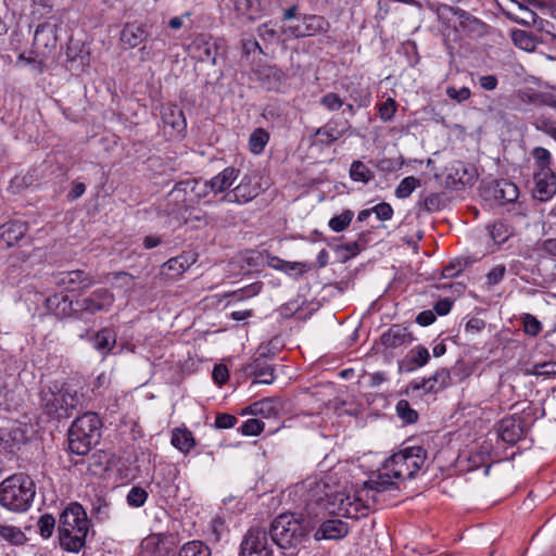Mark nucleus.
<instances>
[{
    "instance_id": "3",
    "label": "nucleus",
    "mask_w": 556,
    "mask_h": 556,
    "mask_svg": "<svg viewBox=\"0 0 556 556\" xmlns=\"http://www.w3.org/2000/svg\"><path fill=\"white\" fill-rule=\"evenodd\" d=\"M88 531L89 520L80 504H71L60 515L59 538L64 549L79 552L85 545Z\"/></svg>"
},
{
    "instance_id": "48",
    "label": "nucleus",
    "mask_w": 556,
    "mask_h": 556,
    "mask_svg": "<svg viewBox=\"0 0 556 556\" xmlns=\"http://www.w3.org/2000/svg\"><path fill=\"white\" fill-rule=\"evenodd\" d=\"M353 216L352 211L345 210L340 215H336L329 220V227L336 232L343 231L351 224Z\"/></svg>"
},
{
    "instance_id": "8",
    "label": "nucleus",
    "mask_w": 556,
    "mask_h": 556,
    "mask_svg": "<svg viewBox=\"0 0 556 556\" xmlns=\"http://www.w3.org/2000/svg\"><path fill=\"white\" fill-rule=\"evenodd\" d=\"M267 535L266 529L250 528L241 542L240 556H273Z\"/></svg>"
},
{
    "instance_id": "30",
    "label": "nucleus",
    "mask_w": 556,
    "mask_h": 556,
    "mask_svg": "<svg viewBox=\"0 0 556 556\" xmlns=\"http://www.w3.org/2000/svg\"><path fill=\"white\" fill-rule=\"evenodd\" d=\"M187 185H184L182 181L177 182L174 188L170 190V192L167 194V201L169 203H174L176 206V211H187L191 207H193V203L189 202L190 197L188 195Z\"/></svg>"
},
{
    "instance_id": "47",
    "label": "nucleus",
    "mask_w": 556,
    "mask_h": 556,
    "mask_svg": "<svg viewBox=\"0 0 556 556\" xmlns=\"http://www.w3.org/2000/svg\"><path fill=\"white\" fill-rule=\"evenodd\" d=\"M263 283L261 281L251 283L244 288H241L239 290H236L226 296L232 298L235 301H242L244 299L252 298L254 295H257L262 290Z\"/></svg>"
},
{
    "instance_id": "42",
    "label": "nucleus",
    "mask_w": 556,
    "mask_h": 556,
    "mask_svg": "<svg viewBox=\"0 0 556 556\" xmlns=\"http://www.w3.org/2000/svg\"><path fill=\"white\" fill-rule=\"evenodd\" d=\"M313 268V265L309 263L304 262H280V271H283L290 276H294L298 278V276L303 275L307 271H309Z\"/></svg>"
},
{
    "instance_id": "49",
    "label": "nucleus",
    "mask_w": 556,
    "mask_h": 556,
    "mask_svg": "<svg viewBox=\"0 0 556 556\" xmlns=\"http://www.w3.org/2000/svg\"><path fill=\"white\" fill-rule=\"evenodd\" d=\"M532 156L535 161V165L540 169L539 173H544V170H551V153L548 150L542 147H536L532 150Z\"/></svg>"
},
{
    "instance_id": "21",
    "label": "nucleus",
    "mask_w": 556,
    "mask_h": 556,
    "mask_svg": "<svg viewBox=\"0 0 556 556\" xmlns=\"http://www.w3.org/2000/svg\"><path fill=\"white\" fill-rule=\"evenodd\" d=\"M282 409V403L277 397H266L249 405L244 413L263 418L276 417Z\"/></svg>"
},
{
    "instance_id": "34",
    "label": "nucleus",
    "mask_w": 556,
    "mask_h": 556,
    "mask_svg": "<svg viewBox=\"0 0 556 556\" xmlns=\"http://www.w3.org/2000/svg\"><path fill=\"white\" fill-rule=\"evenodd\" d=\"M349 174L353 181L364 185H367L375 178L374 172L359 160L352 162Z\"/></svg>"
},
{
    "instance_id": "11",
    "label": "nucleus",
    "mask_w": 556,
    "mask_h": 556,
    "mask_svg": "<svg viewBox=\"0 0 556 556\" xmlns=\"http://www.w3.org/2000/svg\"><path fill=\"white\" fill-rule=\"evenodd\" d=\"M260 192V185L253 181V178L249 175H244L239 185L236 186L232 190L228 191L223 198L222 201L228 203H237L243 204L248 203L257 197Z\"/></svg>"
},
{
    "instance_id": "38",
    "label": "nucleus",
    "mask_w": 556,
    "mask_h": 556,
    "mask_svg": "<svg viewBox=\"0 0 556 556\" xmlns=\"http://www.w3.org/2000/svg\"><path fill=\"white\" fill-rule=\"evenodd\" d=\"M430 359V354L427 348L422 345L416 346L410 351L409 365L407 367L408 371H412L418 367L425 366Z\"/></svg>"
},
{
    "instance_id": "41",
    "label": "nucleus",
    "mask_w": 556,
    "mask_h": 556,
    "mask_svg": "<svg viewBox=\"0 0 556 556\" xmlns=\"http://www.w3.org/2000/svg\"><path fill=\"white\" fill-rule=\"evenodd\" d=\"M490 237L496 244L504 243L511 235L507 225L503 222H495L488 226Z\"/></svg>"
},
{
    "instance_id": "58",
    "label": "nucleus",
    "mask_w": 556,
    "mask_h": 556,
    "mask_svg": "<svg viewBox=\"0 0 556 556\" xmlns=\"http://www.w3.org/2000/svg\"><path fill=\"white\" fill-rule=\"evenodd\" d=\"M396 101L392 98H388L383 103L379 105V116L382 121L388 122L392 119L396 112Z\"/></svg>"
},
{
    "instance_id": "28",
    "label": "nucleus",
    "mask_w": 556,
    "mask_h": 556,
    "mask_svg": "<svg viewBox=\"0 0 556 556\" xmlns=\"http://www.w3.org/2000/svg\"><path fill=\"white\" fill-rule=\"evenodd\" d=\"M170 443L174 447L187 455L195 445V440L187 428H174L172 430Z\"/></svg>"
},
{
    "instance_id": "16",
    "label": "nucleus",
    "mask_w": 556,
    "mask_h": 556,
    "mask_svg": "<svg viewBox=\"0 0 556 556\" xmlns=\"http://www.w3.org/2000/svg\"><path fill=\"white\" fill-rule=\"evenodd\" d=\"M448 9L453 15L457 17L458 28L464 33L473 37H481L486 33L485 23L480 21L478 17L460 8L450 7Z\"/></svg>"
},
{
    "instance_id": "12",
    "label": "nucleus",
    "mask_w": 556,
    "mask_h": 556,
    "mask_svg": "<svg viewBox=\"0 0 556 556\" xmlns=\"http://www.w3.org/2000/svg\"><path fill=\"white\" fill-rule=\"evenodd\" d=\"M114 302L113 294L105 288L94 290L89 296L77 301L76 304L80 312L96 314L101 311H108Z\"/></svg>"
},
{
    "instance_id": "36",
    "label": "nucleus",
    "mask_w": 556,
    "mask_h": 556,
    "mask_svg": "<svg viewBox=\"0 0 556 556\" xmlns=\"http://www.w3.org/2000/svg\"><path fill=\"white\" fill-rule=\"evenodd\" d=\"M0 538L15 545H22L27 540L25 533L20 528L9 525H0Z\"/></svg>"
},
{
    "instance_id": "24",
    "label": "nucleus",
    "mask_w": 556,
    "mask_h": 556,
    "mask_svg": "<svg viewBox=\"0 0 556 556\" xmlns=\"http://www.w3.org/2000/svg\"><path fill=\"white\" fill-rule=\"evenodd\" d=\"M27 230V223L11 220L2 226L0 241L3 242L7 248H11L26 235Z\"/></svg>"
},
{
    "instance_id": "60",
    "label": "nucleus",
    "mask_w": 556,
    "mask_h": 556,
    "mask_svg": "<svg viewBox=\"0 0 556 556\" xmlns=\"http://www.w3.org/2000/svg\"><path fill=\"white\" fill-rule=\"evenodd\" d=\"M506 267L503 264L493 267L486 275V285L493 287L497 285L505 276Z\"/></svg>"
},
{
    "instance_id": "51",
    "label": "nucleus",
    "mask_w": 556,
    "mask_h": 556,
    "mask_svg": "<svg viewBox=\"0 0 556 556\" xmlns=\"http://www.w3.org/2000/svg\"><path fill=\"white\" fill-rule=\"evenodd\" d=\"M533 125L538 130L545 132L556 140V121H552L548 117L541 115L535 117Z\"/></svg>"
},
{
    "instance_id": "4",
    "label": "nucleus",
    "mask_w": 556,
    "mask_h": 556,
    "mask_svg": "<svg viewBox=\"0 0 556 556\" xmlns=\"http://www.w3.org/2000/svg\"><path fill=\"white\" fill-rule=\"evenodd\" d=\"M35 494L34 480L23 472L12 475L0 483V504L12 511L27 510Z\"/></svg>"
},
{
    "instance_id": "13",
    "label": "nucleus",
    "mask_w": 556,
    "mask_h": 556,
    "mask_svg": "<svg viewBox=\"0 0 556 556\" xmlns=\"http://www.w3.org/2000/svg\"><path fill=\"white\" fill-rule=\"evenodd\" d=\"M446 178L456 188L470 187L477 179V169L470 164H466L462 161H454L446 168Z\"/></svg>"
},
{
    "instance_id": "33",
    "label": "nucleus",
    "mask_w": 556,
    "mask_h": 556,
    "mask_svg": "<svg viewBox=\"0 0 556 556\" xmlns=\"http://www.w3.org/2000/svg\"><path fill=\"white\" fill-rule=\"evenodd\" d=\"M521 100L534 105H546L556 110V96L554 93L530 90L522 92Z\"/></svg>"
},
{
    "instance_id": "17",
    "label": "nucleus",
    "mask_w": 556,
    "mask_h": 556,
    "mask_svg": "<svg viewBox=\"0 0 556 556\" xmlns=\"http://www.w3.org/2000/svg\"><path fill=\"white\" fill-rule=\"evenodd\" d=\"M556 192V177L552 170L534 174V188L532 190L533 198L545 202L549 200Z\"/></svg>"
},
{
    "instance_id": "43",
    "label": "nucleus",
    "mask_w": 556,
    "mask_h": 556,
    "mask_svg": "<svg viewBox=\"0 0 556 556\" xmlns=\"http://www.w3.org/2000/svg\"><path fill=\"white\" fill-rule=\"evenodd\" d=\"M420 185V180L414 176L405 177L400 181L395 189V197L399 199L408 198L413 191Z\"/></svg>"
},
{
    "instance_id": "20",
    "label": "nucleus",
    "mask_w": 556,
    "mask_h": 556,
    "mask_svg": "<svg viewBox=\"0 0 556 556\" xmlns=\"http://www.w3.org/2000/svg\"><path fill=\"white\" fill-rule=\"evenodd\" d=\"M148 37V31L143 24L126 23L122 30L119 40L121 43L128 49L138 47Z\"/></svg>"
},
{
    "instance_id": "6",
    "label": "nucleus",
    "mask_w": 556,
    "mask_h": 556,
    "mask_svg": "<svg viewBox=\"0 0 556 556\" xmlns=\"http://www.w3.org/2000/svg\"><path fill=\"white\" fill-rule=\"evenodd\" d=\"M325 496L326 498L321 496L317 498L319 505L329 509L330 513H336L346 518L357 519L363 509H368V505H365L362 498L356 496L352 497L343 493L329 494L328 492H325Z\"/></svg>"
},
{
    "instance_id": "54",
    "label": "nucleus",
    "mask_w": 556,
    "mask_h": 556,
    "mask_svg": "<svg viewBox=\"0 0 556 556\" xmlns=\"http://www.w3.org/2000/svg\"><path fill=\"white\" fill-rule=\"evenodd\" d=\"M422 206L428 212L440 211L444 206L443 193H430L422 200Z\"/></svg>"
},
{
    "instance_id": "26",
    "label": "nucleus",
    "mask_w": 556,
    "mask_h": 556,
    "mask_svg": "<svg viewBox=\"0 0 556 556\" xmlns=\"http://www.w3.org/2000/svg\"><path fill=\"white\" fill-rule=\"evenodd\" d=\"M413 341L412 333L407 328L401 326H392L381 336V343L386 348L395 349Z\"/></svg>"
},
{
    "instance_id": "31",
    "label": "nucleus",
    "mask_w": 556,
    "mask_h": 556,
    "mask_svg": "<svg viewBox=\"0 0 556 556\" xmlns=\"http://www.w3.org/2000/svg\"><path fill=\"white\" fill-rule=\"evenodd\" d=\"M186 186L188 195L190 197L189 202L193 205L198 204L202 199L206 198L211 192L207 180L202 179H187L182 181Z\"/></svg>"
},
{
    "instance_id": "39",
    "label": "nucleus",
    "mask_w": 556,
    "mask_h": 556,
    "mask_svg": "<svg viewBox=\"0 0 556 556\" xmlns=\"http://www.w3.org/2000/svg\"><path fill=\"white\" fill-rule=\"evenodd\" d=\"M235 10L250 20H255L260 12L258 0H233Z\"/></svg>"
},
{
    "instance_id": "37",
    "label": "nucleus",
    "mask_w": 556,
    "mask_h": 556,
    "mask_svg": "<svg viewBox=\"0 0 556 556\" xmlns=\"http://www.w3.org/2000/svg\"><path fill=\"white\" fill-rule=\"evenodd\" d=\"M343 134L344 130H338L331 124H326L315 131V135L318 137V142L324 146L332 144L334 141L341 138Z\"/></svg>"
},
{
    "instance_id": "9",
    "label": "nucleus",
    "mask_w": 556,
    "mask_h": 556,
    "mask_svg": "<svg viewBox=\"0 0 556 556\" xmlns=\"http://www.w3.org/2000/svg\"><path fill=\"white\" fill-rule=\"evenodd\" d=\"M30 427L17 420L0 428V445L9 452H15L24 445L29 437Z\"/></svg>"
},
{
    "instance_id": "5",
    "label": "nucleus",
    "mask_w": 556,
    "mask_h": 556,
    "mask_svg": "<svg viewBox=\"0 0 556 556\" xmlns=\"http://www.w3.org/2000/svg\"><path fill=\"white\" fill-rule=\"evenodd\" d=\"M309 531L305 520L296 519L292 514H281L273 520L267 533L274 544L287 549L301 544Z\"/></svg>"
},
{
    "instance_id": "22",
    "label": "nucleus",
    "mask_w": 556,
    "mask_h": 556,
    "mask_svg": "<svg viewBox=\"0 0 556 556\" xmlns=\"http://www.w3.org/2000/svg\"><path fill=\"white\" fill-rule=\"evenodd\" d=\"M240 169L235 166L224 168L219 174L207 180L211 192L217 194L229 189L239 178Z\"/></svg>"
},
{
    "instance_id": "40",
    "label": "nucleus",
    "mask_w": 556,
    "mask_h": 556,
    "mask_svg": "<svg viewBox=\"0 0 556 556\" xmlns=\"http://www.w3.org/2000/svg\"><path fill=\"white\" fill-rule=\"evenodd\" d=\"M178 556H211V549L200 541H192L180 548Z\"/></svg>"
},
{
    "instance_id": "55",
    "label": "nucleus",
    "mask_w": 556,
    "mask_h": 556,
    "mask_svg": "<svg viewBox=\"0 0 556 556\" xmlns=\"http://www.w3.org/2000/svg\"><path fill=\"white\" fill-rule=\"evenodd\" d=\"M55 527V519L50 514L42 515L38 520V528L40 535L45 539H48L52 535Z\"/></svg>"
},
{
    "instance_id": "53",
    "label": "nucleus",
    "mask_w": 556,
    "mask_h": 556,
    "mask_svg": "<svg viewBox=\"0 0 556 556\" xmlns=\"http://www.w3.org/2000/svg\"><path fill=\"white\" fill-rule=\"evenodd\" d=\"M319 103L328 111H338L344 105L343 99L336 92L326 93L320 98Z\"/></svg>"
},
{
    "instance_id": "56",
    "label": "nucleus",
    "mask_w": 556,
    "mask_h": 556,
    "mask_svg": "<svg viewBox=\"0 0 556 556\" xmlns=\"http://www.w3.org/2000/svg\"><path fill=\"white\" fill-rule=\"evenodd\" d=\"M513 40L515 45L526 51L534 49V41L532 37L525 30H516L513 33Z\"/></svg>"
},
{
    "instance_id": "62",
    "label": "nucleus",
    "mask_w": 556,
    "mask_h": 556,
    "mask_svg": "<svg viewBox=\"0 0 556 556\" xmlns=\"http://www.w3.org/2000/svg\"><path fill=\"white\" fill-rule=\"evenodd\" d=\"M237 421H238V419L236 416L223 413V414H218L216 416L215 427L218 429H230V428L235 427Z\"/></svg>"
},
{
    "instance_id": "59",
    "label": "nucleus",
    "mask_w": 556,
    "mask_h": 556,
    "mask_svg": "<svg viewBox=\"0 0 556 556\" xmlns=\"http://www.w3.org/2000/svg\"><path fill=\"white\" fill-rule=\"evenodd\" d=\"M525 332L531 337L538 336L542 330L541 323L532 315H526L523 319Z\"/></svg>"
},
{
    "instance_id": "50",
    "label": "nucleus",
    "mask_w": 556,
    "mask_h": 556,
    "mask_svg": "<svg viewBox=\"0 0 556 556\" xmlns=\"http://www.w3.org/2000/svg\"><path fill=\"white\" fill-rule=\"evenodd\" d=\"M451 374L446 368L438 369L431 377L427 379V382H430V386L433 384L437 388V392L446 388L451 384Z\"/></svg>"
},
{
    "instance_id": "32",
    "label": "nucleus",
    "mask_w": 556,
    "mask_h": 556,
    "mask_svg": "<svg viewBox=\"0 0 556 556\" xmlns=\"http://www.w3.org/2000/svg\"><path fill=\"white\" fill-rule=\"evenodd\" d=\"M302 25L305 37L327 33L330 28L329 22L319 15H305Z\"/></svg>"
},
{
    "instance_id": "63",
    "label": "nucleus",
    "mask_w": 556,
    "mask_h": 556,
    "mask_svg": "<svg viewBox=\"0 0 556 556\" xmlns=\"http://www.w3.org/2000/svg\"><path fill=\"white\" fill-rule=\"evenodd\" d=\"M518 8L521 12V16L517 18V22L519 24L528 26L536 24L538 15L535 12L529 10L528 8L521 5L520 3H518Z\"/></svg>"
},
{
    "instance_id": "7",
    "label": "nucleus",
    "mask_w": 556,
    "mask_h": 556,
    "mask_svg": "<svg viewBox=\"0 0 556 556\" xmlns=\"http://www.w3.org/2000/svg\"><path fill=\"white\" fill-rule=\"evenodd\" d=\"M480 195L485 201L504 205L514 203L518 199L519 189L514 182L507 179H498L482 184L480 186Z\"/></svg>"
},
{
    "instance_id": "19",
    "label": "nucleus",
    "mask_w": 556,
    "mask_h": 556,
    "mask_svg": "<svg viewBox=\"0 0 556 556\" xmlns=\"http://www.w3.org/2000/svg\"><path fill=\"white\" fill-rule=\"evenodd\" d=\"M349 533V527L345 522L340 519H329L318 527L314 532V539L320 540H340L346 536Z\"/></svg>"
},
{
    "instance_id": "14",
    "label": "nucleus",
    "mask_w": 556,
    "mask_h": 556,
    "mask_svg": "<svg viewBox=\"0 0 556 556\" xmlns=\"http://www.w3.org/2000/svg\"><path fill=\"white\" fill-rule=\"evenodd\" d=\"M161 118L165 129L170 136L181 137L186 130L187 122L184 111L175 104H164L161 108Z\"/></svg>"
},
{
    "instance_id": "57",
    "label": "nucleus",
    "mask_w": 556,
    "mask_h": 556,
    "mask_svg": "<svg viewBox=\"0 0 556 556\" xmlns=\"http://www.w3.org/2000/svg\"><path fill=\"white\" fill-rule=\"evenodd\" d=\"M446 96L457 103H462L468 100L471 96V91L468 87L456 88L455 86H448L446 88Z\"/></svg>"
},
{
    "instance_id": "35",
    "label": "nucleus",
    "mask_w": 556,
    "mask_h": 556,
    "mask_svg": "<svg viewBox=\"0 0 556 556\" xmlns=\"http://www.w3.org/2000/svg\"><path fill=\"white\" fill-rule=\"evenodd\" d=\"M269 140V134L264 128H256L249 138V149L253 154H260L264 151Z\"/></svg>"
},
{
    "instance_id": "27",
    "label": "nucleus",
    "mask_w": 556,
    "mask_h": 556,
    "mask_svg": "<svg viewBox=\"0 0 556 556\" xmlns=\"http://www.w3.org/2000/svg\"><path fill=\"white\" fill-rule=\"evenodd\" d=\"M498 437L508 444H515L523 435V429L521 422L513 419H503L497 428Z\"/></svg>"
},
{
    "instance_id": "18",
    "label": "nucleus",
    "mask_w": 556,
    "mask_h": 556,
    "mask_svg": "<svg viewBox=\"0 0 556 556\" xmlns=\"http://www.w3.org/2000/svg\"><path fill=\"white\" fill-rule=\"evenodd\" d=\"M269 354L265 351H260L258 356L254 358L245 368L249 375H253L258 380L255 383L270 384L275 380L274 367L268 365L264 358Z\"/></svg>"
},
{
    "instance_id": "44",
    "label": "nucleus",
    "mask_w": 556,
    "mask_h": 556,
    "mask_svg": "<svg viewBox=\"0 0 556 556\" xmlns=\"http://www.w3.org/2000/svg\"><path fill=\"white\" fill-rule=\"evenodd\" d=\"M395 410L397 416L405 424H414L418 420V413L412 408L410 404L406 400H400L396 403Z\"/></svg>"
},
{
    "instance_id": "23",
    "label": "nucleus",
    "mask_w": 556,
    "mask_h": 556,
    "mask_svg": "<svg viewBox=\"0 0 556 556\" xmlns=\"http://www.w3.org/2000/svg\"><path fill=\"white\" fill-rule=\"evenodd\" d=\"M100 426L101 420L99 419L98 415L91 412H87L77 417L70 428L73 429V432L78 430V432L86 433L88 437L92 434L93 439L99 440Z\"/></svg>"
},
{
    "instance_id": "1",
    "label": "nucleus",
    "mask_w": 556,
    "mask_h": 556,
    "mask_svg": "<svg viewBox=\"0 0 556 556\" xmlns=\"http://www.w3.org/2000/svg\"><path fill=\"white\" fill-rule=\"evenodd\" d=\"M427 452L421 446L407 447L384 460L376 478L365 482V489L372 492H384L395 483L393 479H412L425 464Z\"/></svg>"
},
{
    "instance_id": "25",
    "label": "nucleus",
    "mask_w": 556,
    "mask_h": 556,
    "mask_svg": "<svg viewBox=\"0 0 556 556\" xmlns=\"http://www.w3.org/2000/svg\"><path fill=\"white\" fill-rule=\"evenodd\" d=\"M98 441L99 440L92 438V434L88 437V434L78 432V430L73 432L72 428L68 429V448L74 454H88L91 447L98 443Z\"/></svg>"
},
{
    "instance_id": "52",
    "label": "nucleus",
    "mask_w": 556,
    "mask_h": 556,
    "mask_svg": "<svg viewBox=\"0 0 556 556\" xmlns=\"http://www.w3.org/2000/svg\"><path fill=\"white\" fill-rule=\"evenodd\" d=\"M264 427V421L261 419L251 418L245 420L239 430L243 435H258L263 432Z\"/></svg>"
},
{
    "instance_id": "64",
    "label": "nucleus",
    "mask_w": 556,
    "mask_h": 556,
    "mask_svg": "<svg viewBox=\"0 0 556 556\" xmlns=\"http://www.w3.org/2000/svg\"><path fill=\"white\" fill-rule=\"evenodd\" d=\"M212 378L216 383L224 384L229 378L228 368L223 364L215 365L213 368Z\"/></svg>"
},
{
    "instance_id": "15",
    "label": "nucleus",
    "mask_w": 556,
    "mask_h": 556,
    "mask_svg": "<svg viewBox=\"0 0 556 556\" xmlns=\"http://www.w3.org/2000/svg\"><path fill=\"white\" fill-rule=\"evenodd\" d=\"M194 262L195 257L193 254L186 252L181 253L180 255L172 257L162 264L160 276L165 280H177Z\"/></svg>"
},
{
    "instance_id": "10",
    "label": "nucleus",
    "mask_w": 556,
    "mask_h": 556,
    "mask_svg": "<svg viewBox=\"0 0 556 556\" xmlns=\"http://www.w3.org/2000/svg\"><path fill=\"white\" fill-rule=\"evenodd\" d=\"M53 283L67 292L85 291L94 283V279L80 269L59 273L53 276Z\"/></svg>"
},
{
    "instance_id": "61",
    "label": "nucleus",
    "mask_w": 556,
    "mask_h": 556,
    "mask_svg": "<svg viewBox=\"0 0 556 556\" xmlns=\"http://www.w3.org/2000/svg\"><path fill=\"white\" fill-rule=\"evenodd\" d=\"M371 211L376 214L377 218L380 220H389L393 216V208L387 202H381L374 206Z\"/></svg>"
},
{
    "instance_id": "29",
    "label": "nucleus",
    "mask_w": 556,
    "mask_h": 556,
    "mask_svg": "<svg viewBox=\"0 0 556 556\" xmlns=\"http://www.w3.org/2000/svg\"><path fill=\"white\" fill-rule=\"evenodd\" d=\"M93 348L105 357L116 343V334L109 328L99 330L93 337Z\"/></svg>"
},
{
    "instance_id": "46",
    "label": "nucleus",
    "mask_w": 556,
    "mask_h": 556,
    "mask_svg": "<svg viewBox=\"0 0 556 556\" xmlns=\"http://www.w3.org/2000/svg\"><path fill=\"white\" fill-rule=\"evenodd\" d=\"M148 496L149 494L143 488L135 485L129 490L126 502L130 507L139 508L144 505Z\"/></svg>"
},
{
    "instance_id": "2",
    "label": "nucleus",
    "mask_w": 556,
    "mask_h": 556,
    "mask_svg": "<svg viewBox=\"0 0 556 556\" xmlns=\"http://www.w3.org/2000/svg\"><path fill=\"white\" fill-rule=\"evenodd\" d=\"M40 406L53 419H67L81 403V396L66 382L54 381L40 390Z\"/></svg>"
},
{
    "instance_id": "45",
    "label": "nucleus",
    "mask_w": 556,
    "mask_h": 556,
    "mask_svg": "<svg viewBox=\"0 0 556 556\" xmlns=\"http://www.w3.org/2000/svg\"><path fill=\"white\" fill-rule=\"evenodd\" d=\"M527 375L554 377L556 376V362H543L533 364L527 369Z\"/></svg>"
}]
</instances>
